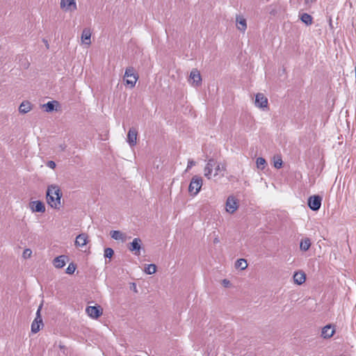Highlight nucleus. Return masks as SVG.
<instances>
[{
	"label": "nucleus",
	"instance_id": "f257e3e1",
	"mask_svg": "<svg viewBox=\"0 0 356 356\" xmlns=\"http://www.w3.org/2000/svg\"><path fill=\"white\" fill-rule=\"evenodd\" d=\"M213 170H214L213 177H216L218 175L223 177L225 175L226 167L224 164L218 163L215 159H210L208 160L204 169V175L205 177L210 179L212 177Z\"/></svg>",
	"mask_w": 356,
	"mask_h": 356
},
{
	"label": "nucleus",
	"instance_id": "f03ea898",
	"mask_svg": "<svg viewBox=\"0 0 356 356\" xmlns=\"http://www.w3.org/2000/svg\"><path fill=\"white\" fill-rule=\"evenodd\" d=\"M62 193L58 186H49L47 190V204L53 209H59L60 207V199Z\"/></svg>",
	"mask_w": 356,
	"mask_h": 356
},
{
	"label": "nucleus",
	"instance_id": "7ed1b4c3",
	"mask_svg": "<svg viewBox=\"0 0 356 356\" xmlns=\"http://www.w3.org/2000/svg\"><path fill=\"white\" fill-rule=\"evenodd\" d=\"M202 186V177L195 175L192 177L188 186V191L193 195H196L200 191Z\"/></svg>",
	"mask_w": 356,
	"mask_h": 356
},
{
	"label": "nucleus",
	"instance_id": "20e7f679",
	"mask_svg": "<svg viewBox=\"0 0 356 356\" xmlns=\"http://www.w3.org/2000/svg\"><path fill=\"white\" fill-rule=\"evenodd\" d=\"M124 78L126 84L129 86L130 88H134L138 76L134 73V69L130 67L126 69Z\"/></svg>",
	"mask_w": 356,
	"mask_h": 356
},
{
	"label": "nucleus",
	"instance_id": "39448f33",
	"mask_svg": "<svg viewBox=\"0 0 356 356\" xmlns=\"http://www.w3.org/2000/svg\"><path fill=\"white\" fill-rule=\"evenodd\" d=\"M238 208V202L237 199L233 196L230 195L227 197L225 204V209L226 211L229 213H234Z\"/></svg>",
	"mask_w": 356,
	"mask_h": 356
},
{
	"label": "nucleus",
	"instance_id": "423d86ee",
	"mask_svg": "<svg viewBox=\"0 0 356 356\" xmlns=\"http://www.w3.org/2000/svg\"><path fill=\"white\" fill-rule=\"evenodd\" d=\"M189 83L193 86H200L202 84V76L197 69H193L190 73Z\"/></svg>",
	"mask_w": 356,
	"mask_h": 356
},
{
	"label": "nucleus",
	"instance_id": "0eeeda50",
	"mask_svg": "<svg viewBox=\"0 0 356 356\" xmlns=\"http://www.w3.org/2000/svg\"><path fill=\"white\" fill-rule=\"evenodd\" d=\"M42 307L41 304L36 312V317L31 324V332L33 333H37L40 330V325H42V320L40 316V311Z\"/></svg>",
	"mask_w": 356,
	"mask_h": 356
},
{
	"label": "nucleus",
	"instance_id": "6e6552de",
	"mask_svg": "<svg viewBox=\"0 0 356 356\" xmlns=\"http://www.w3.org/2000/svg\"><path fill=\"white\" fill-rule=\"evenodd\" d=\"M60 6L65 12H73L77 9L76 0H60Z\"/></svg>",
	"mask_w": 356,
	"mask_h": 356
},
{
	"label": "nucleus",
	"instance_id": "1a4fd4ad",
	"mask_svg": "<svg viewBox=\"0 0 356 356\" xmlns=\"http://www.w3.org/2000/svg\"><path fill=\"white\" fill-rule=\"evenodd\" d=\"M322 198L319 195H313L308 199V206L312 211H318L321 206Z\"/></svg>",
	"mask_w": 356,
	"mask_h": 356
},
{
	"label": "nucleus",
	"instance_id": "9d476101",
	"mask_svg": "<svg viewBox=\"0 0 356 356\" xmlns=\"http://www.w3.org/2000/svg\"><path fill=\"white\" fill-rule=\"evenodd\" d=\"M142 241L139 238H135L130 243L129 250L132 252L135 255L138 256L140 254Z\"/></svg>",
	"mask_w": 356,
	"mask_h": 356
},
{
	"label": "nucleus",
	"instance_id": "9b49d317",
	"mask_svg": "<svg viewBox=\"0 0 356 356\" xmlns=\"http://www.w3.org/2000/svg\"><path fill=\"white\" fill-rule=\"evenodd\" d=\"M254 104L259 108H267L268 99L262 93H257L255 96Z\"/></svg>",
	"mask_w": 356,
	"mask_h": 356
},
{
	"label": "nucleus",
	"instance_id": "f8f14e48",
	"mask_svg": "<svg viewBox=\"0 0 356 356\" xmlns=\"http://www.w3.org/2000/svg\"><path fill=\"white\" fill-rule=\"evenodd\" d=\"M29 207L32 212L44 213L45 211V206L44 203L40 200L31 202Z\"/></svg>",
	"mask_w": 356,
	"mask_h": 356
},
{
	"label": "nucleus",
	"instance_id": "ddd939ff",
	"mask_svg": "<svg viewBox=\"0 0 356 356\" xmlns=\"http://www.w3.org/2000/svg\"><path fill=\"white\" fill-rule=\"evenodd\" d=\"M86 312L90 317L92 318H97L102 314V311L100 307L95 306L87 307L86 309Z\"/></svg>",
	"mask_w": 356,
	"mask_h": 356
},
{
	"label": "nucleus",
	"instance_id": "4468645a",
	"mask_svg": "<svg viewBox=\"0 0 356 356\" xmlns=\"http://www.w3.org/2000/svg\"><path fill=\"white\" fill-rule=\"evenodd\" d=\"M334 332H335V329H334V326L329 324V325L324 326L322 328L321 336L323 339H329L334 335Z\"/></svg>",
	"mask_w": 356,
	"mask_h": 356
},
{
	"label": "nucleus",
	"instance_id": "2eb2a0df",
	"mask_svg": "<svg viewBox=\"0 0 356 356\" xmlns=\"http://www.w3.org/2000/svg\"><path fill=\"white\" fill-rule=\"evenodd\" d=\"M137 136L138 132L135 128L132 127L129 130L127 141L130 146H134L136 144Z\"/></svg>",
	"mask_w": 356,
	"mask_h": 356
},
{
	"label": "nucleus",
	"instance_id": "dca6fc26",
	"mask_svg": "<svg viewBox=\"0 0 356 356\" xmlns=\"http://www.w3.org/2000/svg\"><path fill=\"white\" fill-rule=\"evenodd\" d=\"M91 35L90 29L89 28H85L82 31L81 37L82 44L89 46L91 44Z\"/></svg>",
	"mask_w": 356,
	"mask_h": 356
},
{
	"label": "nucleus",
	"instance_id": "f3484780",
	"mask_svg": "<svg viewBox=\"0 0 356 356\" xmlns=\"http://www.w3.org/2000/svg\"><path fill=\"white\" fill-rule=\"evenodd\" d=\"M88 243V236L86 234H79L75 239V245L78 248H82Z\"/></svg>",
	"mask_w": 356,
	"mask_h": 356
},
{
	"label": "nucleus",
	"instance_id": "a211bd4d",
	"mask_svg": "<svg viewBox=\"0 0 356 356\" xmlns=\"http://www.w3.org/2000/svg\"><path fill=\"white\" fill-rule=\"evenodd\" d=\"M236 25L238 30L245 32L247 29V24L245 19L241 15L236 17Z\"/></svg>",
	"mask_w": 356,
	"mask_h": 356
},
{
	"label": "nucleus",
	"instance_id": "6ab92c4d",
	"mask_svg": "<svg viewBox=\"0 0 356 356\" xmlns=\"http://www.w3.org/2000/svg\"><path fill=\"white\" fill-rule=\"evenodd\" d=\"M67 259V257L65 255L56 257L53 261V264L56 268H61L65 266Z\"/></svg>",
	"mask_w": 356,
	"mask_h": 356
},
{
	"label": "nucleus",
	"instance_id": "aec40b11",
	"mask_svg": "<svg viewBox=\"0 0 356 356\" xmlns=\"http://www.w3.org/2000/svg\"><path fill=\"white\" fill-rule=\"evenodd\" d=\"M293 278L296 284L300 285L305 282L306 275L304 272L299 271L294 273Z\"/></svg>",
	"mask_w": 356,
	"mask_h": 356
},
{
	"label": "nucleus",
	"instance_id": "412c9836",
	"mask_svg": "<svg viewBox=\"0 0 356 356\" xmlns=\"http://www.w3.org/2000/svg\"><path fill=\"white\" fill-rule=\"evenodd\" d=\"M111 237L116 241L122 242L126 241V235L119 230H113L110 232Z\"/></svg>",
	"mask_w": 356,
	"mask_h": 356
},
{
	"label": "nucleus",
	"instance_id": "4be33fe9",
	"mask_svg": "<svg viewBox=\"0 0 356 356\" xmlns=\"http://www.w3.org/2000/svg\"><path fill=\"white\" fill-rule=\"evenodd\" d=\"M32 109V104L29 101H24L21 103L19 107V111L21 113L25 114Z\"/></svg>",
	"mask_w": 356,
	"mask_h": 356
},
{
	"label": "nucleus",
	"instance_id": "5701e85b",
	"mask_svg": "<svg viewBox=\"0 0 356 356\" xmlns=\"http://www.w3.org/2000/svg\"><path fill=\"white\" fill-rule=\"evenodd\" d=\"M311 246V241L309 238H305L300 241V248L302 251H307Z\"/></svg>",
	"mask_w": 356,
	"mask_h": 356
},
{
	"label": "nucleus",
	"instance_id": "b1692460",
	"mask_svg": "<svg viewBox=\"0 0 356 356\" xmlns=\"http://www.w3.org/2000/svg\"><path fill=\"white\" fill-rule=\"evenodd\" d=\"M300 20L307 26L311 25L313 22L312 17L307 13L302 14L300 16Z\"/></svg>",
	"mask_w": 356,
	"mask_h": 356
},
{
	"label": "nucleus",
	"instance_id": "393cba45",
	"mask_svg": "<svg viewBox=\"0 0 356 356\" xmlns=\"http://www.w3.org/2000/svg\"><path fill=\"white\" fill-rule=\"evenodd\" d=\"M55 104H58L57 102L53 101V102H48L47 104H44L42 105V107L44 108L46 112H52L55 110Z\"/></svg>",
	"mask_w": 356,
	"mask_h": 356
},
{
	"label": "nucleus",
	"instance_id": "a878e982",
	"mask_svg": "<svg viewBox=\"0 0 356 356\" xmlns=\"http://www.w3.org/2000/svg\"><path fill=\"white\" fill-rule=\"evenodd\" d=\"M235 267L236 268H240L241 270H245L248 267L246 260L244 259H239L236 260L235 263Z\"/></svg>",
	"mask_w": 356,
	"mask_h": 356
},
{
	"label": "nucleus",
	"instance_id": "bb28decb",
	"mask_svg": "<svg viewBox=\"0 0 356 356\" xmlns=\"http://www.w3.org/2000/svg\"><path fill=\"white\" fill-rule=\"evenodd\" d=\"M156 266L154 264H148L145 268V273L147 275H152L156 273Z\"/></svg>",
	"mask_w": 356,
	"mask_h": 356
},
{
	"label": "nucleus",
	"instance_id": "cd10ccee",
	"mask_svg": "<svg viewBox=\"0 0 356 356\" xmlns=\"http://www.w3.org/2000/svg\"><path fill=\"white\" fill-rule=\"evenodd\" d=\"M256 163L258 168L263 170L265 168L266 160L262 157H259L257 159Z\"/></svg>",
	"mask_w": 356,
	"mask_h": 356
},
{
	"label": "nucleus",
	"instance_id": "c85d7f7f",
	"mask_svg": "<svg viewBox=\"0 0 356 356\" xmlns=\"http://www.w3.org/2000/svg\"><path fill=\"white\" fill-rule=\"evenodd\" d=\"M76 268V265L74 263H70L67 268H66V273L69 275H72L74 273L75 270Z\"/></svg>",
	"mask_w": 356,
	"mask_h": 356
},
{
	"label": "nucleus",
	"instance_id": "c756f323",
	"mask_svg": "<svg viewBox=\"0 0 356 356\" xmlns=\"http://www.w3.org/2000/svg\"><path fill=\"white\" fill-rule=\"evenodd\" d=\"M113 254H114V251L112 248H105L104 254L105 258L111 259L113 257Z\"/></svg>",
	"mask_w": 356,
	"mask_h": 356
},
{
	"label": "nucleus",
	"instance_id": "7c9ffc66",
	"mask_svg": "<svg viewBox=\"0 0 356 356\" xmlns=\"http://www.w3.org/2000/svg\"><path fill=\"white\" fill-rule=\"evenodd\" d=\"M31 254H32L31 250L29 248H26L24 250L22 256L24 259H28L31 257Z\"/></svg>",
	"mask_w": 356,
	"mask_h": 356
},
{
	"label": "nucleus",
	"instance_id": "2f4dec72",
	"mask_svg": "<svg viewBox=\"0 0 356 356\" xmlns=\"http://www.w3.org/2000/svg\"><path fill=\"white\" fill-rule=\"evenodd\" d=\"M282 165V161L281 159H278L277 160L274 161V167L279 169Z\"/></svg>",
	"mask_w": 356,
	"mask_h": 356
},
{
	"label": "nucleus",
	"instance_id": "473e14b6",
	"mask_svg": "<svg viewBox=\"0 0 356 356\" xmlns=\"http://www.w3.org/2000/svg\"><path fill=\"white\" fill-rule=\"evenodd\" d=\"M195 165V162L192 159H189L188 161V164H187V168L186 169V171L189 170Z\"/></svg>",
	"mask_w": 356,
	"mask_h": 356
},
{
	"label": "nucleus",
	"instance_id": "72a5a7b5",
	"mask_svg": "<svg viewBox=\"0 0 356 356\" xmlns=\"http://www.w3.org/2000/svg\"><path fill=\"white\" fill-rule=\"evenodd\" d=\"M47 165L51 169H54L56 168V163L53 161H49Z\"/></svg>",
	"mask_w": 356,
	"mask_h": 356
},
{
	"label": "nucleus",
	"instance_id": "f704fd0d",
	"mask_svg": "<svg viewBox=\"0 0 356 356\" xmlns=\"http://www.w3.org/2000/svg\"><path fill=\"white\" fill-rule=\"evenodd\" d=\"M222 284L225 287H228L230 285V282L225 279L222 280Z\"/></svg>",
	"mask_w": 356,
	"mask_h": 356
},
{
	"label": "nucleus",
	"instance_id": "c9c22d12",
	"mask_svg": "<svg viewBox=\"0 0 356 356\" xmlns=\"http://www.w3.org/2000/svg\"><path fill=\"white\" fill-rule=\"evenodd\" d=\"M305 3L308 4L310 2H312L313 0H305Z\"/></svg>",
	"mask_w": 356,
	"mask_h": 356
},
{
	"label": "nucleus",
	"instance_id": "e433bc0d",
	"mask_svg": "<svg viewBox=\"0 0 356 356\" xmlns=\"http://www.w3.org/2000/svg\"><path fill=\"white\" fill-rule=\"evenodd\" d=\"M60 147H61L62 149H65V147H63V146H60Z\"/></svg>",
	"mask_w": 356,
	"mask_h": 356
},
{
	"label": "nucleus",
	"instance_id": "4c0bfd02",
	"mask_svg": "<svg viewBox=\"0 0 356 356\" xmlns=\"http://www.w3.org/2000/svg\"><path fill=\"white\" fill-rule=\"evenodd\" d=\"M63 347H64L63 346L60 345V348H63Z\"/></svg>",
	"mask_w": 356,
	"mask_h": 356
}]
</instances>
